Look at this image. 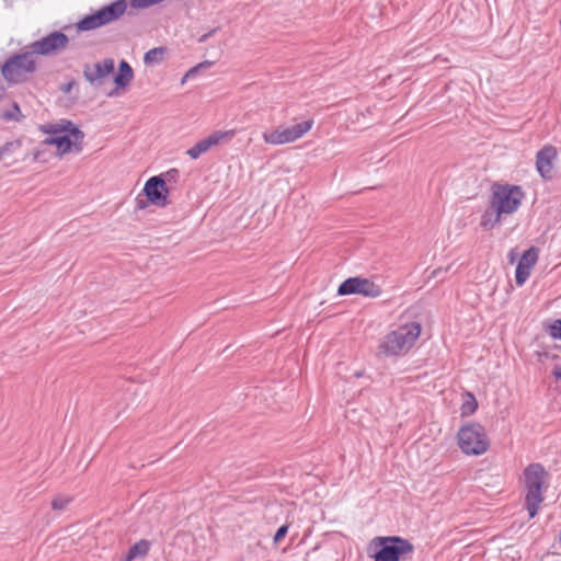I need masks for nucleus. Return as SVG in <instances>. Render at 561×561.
<instances>
[{
	"mask_svg": "<svg viewBox=\"0 0 561 561\" xmlns=\"http://www.w3.org/2000/svg\"><path fill=\"white\" fill-rule=\"evenodd\" d=\"M381 293L382 290L379 285L368 278L362 277H350L337 288V295L340 296L358 294L368 298H377Z\"/></svg>",
	"mask_w": 561,
	"mask_h": 561,
	"instance_id": "f8f14e48",
	"label": "nucleus"
},
{
	"mask_svg": "<svg viewBox=\"0 0 561 561\" xmlns=\"http://www.w3.org/2000/svg\"><path fill=\"white\" fill-rule=\"evenodd\" d=\"M142 192L145 193L146 201L137 197V207L142 209L147 203L157 207H165L169 203V190L164 182V178H149L145 183Z\"/></svg>",
	"mask_w": 561,
	"mask_h": 561,
	"instance_id": "9d476101",
	"label": "nucleus"
},
{
	"mask_svg": "<svg viewBox=\"0 0 561 561\" xmlns=\"http://www.w3.org/2000/svg\"><path fill=\"white\" fill-rule=\"evenodd\" d=\"M176 173V170L175 169H171L164 173H160L159 175H167V176H170V175H175Z\"/></svg>",
	"mask_w": 561,
	"mask_h": 561,
	"instance_id": "2f4dec72",
	"label": "nucleus"
},
{
	"mask_svg": "<svg viewBox=\"0 0 561 561\" xmlns=\"http://www.w3.org/2000/svg\"><path fill=\"white\" fill-rule=\"evenodd\" d=\"M526 490V508L529 518H534L543 501V486L546 483L547 471L540 463H531L524 471Z\"/></svg>",
	"mask_w": 561,
	"mask_h": 561,
	"instance_id": "20e7f679",
	"label": "nucleus"
},
{
	"mask_svg": "<svg viewBox=\"0 0 561 561\" xmlns=\"http://www.w3.org/2000/svg\"><path fill=\"white\" fill-rule=\"evenodd\" d=\"M21 111L16 103H13L12 110L7 111L2 114L5 121H20Z\"/></svg>",
	"mask_w": 561,
	"mask_h": 561,
	"instance_id": "a878e982",
	"label": "nucleus"
},
{
	"mask_svg": "<svg viewBox=\"0 0 561 561\" xmlns=\"http://www.w3.org/2000/svg\"><path fill=\"white\" fill-rule=\"evenodd\" d=\"M31 49L25 53L16 54L9 58L2 66L4 79L11 83H21L27 76L35 72L36 60Z\"/></svg>",
	"mask_w": 561,
	"mask_h": 561,
	"instance_id": "6e6552de",
	"label": "nucleus"
},
{
	"mask_svg": "<svg viewBox=\"0 0 561 561\" xmlns=\"http://www.w3.org/2000/svg\"><path fill=\"white\" fill-rule=\"evenodd\" d=\"M216 32V28L211 30L210 32L202 35L199 38H198V42L199 43H204L206 42L210 36H213V34Z\"/></svg>",
	"mask_w": 561,
	"mask_h": 561,
	"instance_id": "c85d7f7f",
	"label": "nucleus"
},
{
	"mask_svg": "<svg viewBox=\"0 0 561 561\" xmlns=\"http://www.w3.org/2000/svg\"><path fill=\"white\" fill-rule=\"evenodd\" d=\"M21 141H11L7 142L3 147L0 148V161H3L5 164H10L9 157L16 151L21 150Z\"/></svg>",
	"mask_w": 561,
	"mask_h": 561,
	"instance_id": "a211bd4d",
	"label": "nucleus"
},
{
	"mask_svg": "<svg viewBox=\"0 0 561 561\" xmlns=\"http://www.w3.org/2000/svg\"><path fill=\"white\" fill-rule=\"evenodd\" d=\"M525 193L518 185L494 182L491 185L488 207L481 215L480 226L492 230L499 226L504 216L513 215L520 207Z\"/></svg>",
	"mask_w": 561,
	"mask_h": 561,
	"instance_id": "f257e3e1",
	"label": "nucleus"
},
{
	"mask_svg": "<svg viewBox=\"0 0 561 561\" xmlns=\"http://www.w3.org/2000/svg\"><path fill=\"white\" fill-rule=\"evenodd\" d=\"M164 0H129V5L133 9H147L163 2Z\"/></svg>",
	"mask_w": 561,
	"mask_h": 561,
	"instance_id": "5701e85b",
	"label": "nucleus"
},
{
	"mask_svg": "<svg viewBox=\"0 0 561 561\" xmlns=\"http://www.w3.org/2000/svg\"><path fill=\"white\" fill-rule=\"evenodd\" d=\"M134 71L126 60H121L118 65V72L114 77V83L117 88L125 89L131 82Z\"/></svg>",
	"mask_w": 561,
	"mask_h": 561,
	"instance_id": "dca6fc26",
	"label": "nucleus"
},
{
	"mask_svg": "<svg viewBox=\"0 0 561 561\" xmlns=\"http://www.w3.org/2000/svg\"><path fill=\"white\" fill-rule=\"evenodd\" d=\"M538 259V253L536 248H530L527 251L524 252L522 255L518 265L524 266L526 268H531Z\"/></svg>",
	"mask_w": 561,
	"mask_h": 561,
	"instance_id": "aec40b11",
	"label": "nucleus"
},
{
	"mask_svg": "<svg viewBox=\"0 0 561 561\" xmlns=\"http://www.w3.org/2000/svg\"><path fill=\"white\" fill-rule=\"evenodd\" d=\"M150 550V542L148 540H145V539H141L139 541H137L136 543H134L125 559L123 561H133L134 559L138 558V557H146L148 554Z\"/></svg>",
	"mask_w": 561,
	"mask_h": 561,
	"instance_id": "f3484780",
	"label": "nucleus"
},
{
	"mask_svg": "<svg viewBox=\"0 0 561 561\" xmlns=\"http://www.w3.org/2000/svg\"><path fill=\"white\" fill-rule=\"evenodd\" d=\"M43 130L49 136L45 142L55 145L58 153H79L82 150L84 133L69 119H60L56 123L43 126Z\"/></svg>",
	"mask_w": 561,
	"mask_h": 561,
	"instance_id": "f03ea898",
	"label": "nucleus"
},
{
	"mask_svg": "<svg viewBox=\"0 0 561 561\" xmlns=\"http://www.w3.org/2000/svg\"><path fill=\"white\" fill-rule=\"evenodd\" d=\"M234 133L232 130H216L206 138L199 140L196 145L190 148L186 153L194 160L198 159L213 147L218 146L224 140L231 139Z\"/></svg>",
	"mask_w": 561,
	"mask_h": 561,
	"instance_id": "4468645a",
	"label": "nucleus"
},
{
	"mask_svg": "<svg viewBox=\"0 0 561 561\" xmlns=\"http://www.w3.org/2000/svg\"><path fill=\"white\" fill-rule=\"evenodd\" d=\"M421 334V325L410 322L389 332L380 342L379 351L386 356H401L409 352Z\"/></svg>",
	"mask_w": 561,
	"mask_h": 561,
	"instance_id": "7ed1b4c3",
	"label": "nucleus"
},
{
	"mask_svg": "<svg viewBox=\"0 0 561 561\" xmlns=\"http://www.w3.org/2000/svg\"><path fill=\"white\" fill-rule=\"evenodd\" d=\"M127 5L126 0H116L95 13L85 15L77 23V28L79 31H91L117 21L126 12Z\"/></svg>",
	"mask_w": 561,
	"mask_h": 561,
	"instance_id": "0eeeda50",
	"label": "nucleus"
},
{
	"mask_svg": "<svg viewBox=\"0 0 561 561\" xmlns=\"http://www.w3.org/2000/svg\"><path fill=\"white\" fill-rule=\"evenodd\" d=\"M68 44V36L62 32L55 31L31 43L27 48L31 49L34 55L51 56L64 51Z\"/></svg>",
	"mask_w": 561,
	"mask_h": 561,
	"instance_id": "9b49d317",
	"label": "nucleus"
},
{
	"mask_svg": "<svg viewBox=\"0 0 561 561\" xmlns=\"http://www.w3.org/2000/svg\"><path fill=\"white\" fill-rule=\"evenodd\" d=\"M287 533H288V526L287 525L280 526L277 529L276 534L274 535V542L280 541L286 536Z\"/></svg>",
	"mask_w": 561,
	"mask_h": 561,
	"instance_id": "cd10ccee",
	"label": "nucleus"
},
{
	"mask_svg": "<svg viewBox=\"0 0 561 561\" xmlns=\"http://www.w3.org/2000/svg\"><path fill=\"white\" fill-rule=\"evenodd\" d=\"M374 543L379 547L374 561H401L414 551L412 542L399 536L376 537Z\"/></svg>",
	"mask_w": 561,
	"mask_h": 561,
	"instance_id": "39448f33",
	"label": "nucleus"
},
{
	"mask_svg": "<svg viewBox=\"0 0 561 561\" xmlns=\"http://www.w3.org/2000/svg\"><path fill=\"white\" fill-rule=\"evenodd\" d=\"M477 408H478V403H477L474 397L470 394L469 399L467 401H465L461 405V409H460L461 415L469 416L476 412Z\"/></svg>",
	"mask_w": 561,
	"mask_h": 561,
	"instance_id": "4be33fe9",
	"label": "nucleus"
},
{
	"mask_svg": "<svg viewBox=\"0 0 561 561\" xmlns=\"http://www.w3.org/2000/svg\"><path fill=\"white\" fill-rule=\"evenodd\" d=\"M213 65H214V61L206 60V61L199 62L198 65H196V66L192 67V68H191V69L185 73V76L182 78L181 83L183 84V83H185L187 80H190V79H194L201 70L208 69V68H210Z\"/></svg>",
	"mask_w": 561,
	"mask_h": 561,
	"instance_id": "412c9836",
	"label": "nucleus"
},
{
	"mask_svg": "<svg viewBox=\"0 0 561 561\" xmlns=\"http://www.w3.org/2000/svg\"><path fill=\"white\" fill-rule=\"evenodd\" d=\"M552 375L557 379H561V366L560 365H557V366L553 367Z\"/></svg>",
	"mask_w": 561,
	"mask_h": 561,
	"instance_id": "c756f323",
	"label": "nucleus"
},
{
	"mask_svg": "<svg viewBox=\"0 0 561 561\" xmlns=\"http://www.w3.org/2000/svg\"><path fill=\"white\" fill-rule=\"evenodd\" d=\"M115 64L112 58H105L99 62L83 66V77L92 87H100L103 79L114 72Z\"/></svg>",
	"mask_w": 561,
	"mask_h": 561,
	"instance_id": "ddd939ff",
	"label": "nucleus"
},
{
	"mask_svg": "<svg viewBox=\"0 0 561 561\" xmlns=\"http://www.w3.org/2000/svg\"><path fill=\"white\" fill-rule=\"evenodd\" d=\"M529 275H530V270L529 268H526L524 266L517 265L516 273H515L516 284L518 286H522L527 280Z\"/></svg>",
	"mask_w": 561,
	"mask_h": 561,
	"instance_id": "b1692460",
	"label": "nucleus"
},
{
	"mask_svg": "<svg viewBox=\"0 0 561 561\" xmlns=\"http://www.w3.org/2000/svg\"><path fill=\"white\" fill-rule=\"evenodd\" d=\"M313 119H307L293 126H278L275 129L267 130L263 134L266 144L283 145L293 142L301 138L313 126Z\"/></svg>",
	"mask_w": 561,
	"mask_h": 561,
	"instance_id": "1a4fd4ad",
	"label": "nucleus"
},
{
	"mask_svg": "<svg viewBox=\"0 0 561 561\" xmlns=\"http://www.w3.org/2000/svg\"><path fill=\"white\" fill-rule=\"evenodd\" d=\"M71 501V497L65 495H58L51 501V506L56 511L64 510Z\"/></svg>",
	"mask_w": 561,
	"mask_h": 561,
	"instance_id": "393cba45",
	"label": "nucleus"
},
{
	"mask_svg": "<svg viewBox=\"0 0 561 561\" xmlns=\"http://www.w3.org/2000/svg\"><path fill=\"white\" fill-rule=\"evenodd\" d=\"M536 158L537 171L540 175H545L552 170L553 160L557 158V150L552 146H545L538 151Z\"/></svg>",
	"mask_w": 561,
	"mask_h": 561,
	"instance_id": "2eb2a0df",
	"label": "nucleus"
},
{
	"mask_svg": "<svg viewBox=\"0 0 561 561\" xmlns=\"http://www.w3.org/2000/svg\"><path fill=\"white\" fill-rule=\"evenodd\" d=\"M559 539L561 540V530H560V534H559Z\"/></svg>",
	"mask_w": 561,
	"mask_h": 561,
	"instance_id": "72a5a7b5",
	"label": "nucleus"
},
{
	"mask_svg": "<svg viewBox=\"0 0 561 561\" xmlns=\"http://www.w3.org/2000/svg\"><path fill=\"white\" fill-rule=\"evenodd\" d=\"M458 445L466 455L480 456L490 447V440L482 425L470 423L460 427Z\"/></svg>",
	"mask_w": 561,
	"mask_h": 561,
	"instance_id": "423d86ee",
	"label": "nucleus"
},
{
	"mask_svg": "<svg viewBox=\"0 0 561 561\" xmlns=\"http://www.w3.org/2000/svg\"><path fill=\"white\" fill-rule=\"evenodd\" d=\"M550 334L554 339L561 340V320H556L550 327Z\"/></svg>",
	"mask_w": 561,
	"mask_h": 561,
	"instance_id": "bb28decb",
	"label": "nucleus"
},
{
	"mask_svg": "<svg viewBox=\"0 0 561 561\" xmlns=\"http://www.w3.org/2000/svg\"><path fill=\"white\" fill-rule=\"evenodd\" d=\"M164 53V47H154L145 54L144 62L146 65H158L162 61Z\"/></svg>",
	"mask_w": 561,
	"mask_h": 561,
	"instance_id": "6ab92c4d",
	"label": "nucleus"
},
{
	"mask_svg": "<svg viewBox=\"0 0 561 561\" xmlns=\"http://www.w3.org/2000/svg\"><path fill=\"white\" fill-rule=\"evenodd\" d=\"M73 84H75L73 82H69V83H67V84L62 88V91H64L65 93L70 92V90H71V88L73 87Z\"/></svg>",
	"mask_w": 561,
	"mask_h": 561,
	"instance_id": "7c9ffc66",
	"label": "nucleus"
},
{
	"mask_svg": "<svg viewBox=\"0 0 561 561\" xmlns=\"http://www.w3.org/2000/svg\"><path fill=\"white\" fill-rule=\"evenodd\" d=\"M116 94H117V93H116V90H114V91H112V92H110V93H108V96H114V95H116Z\"/></svg>",
	"mask_w": 561,
	"mask_h": 561,
	"instance_id": "473e14b6",
	"label": "nucleus"
}]
</instances>
